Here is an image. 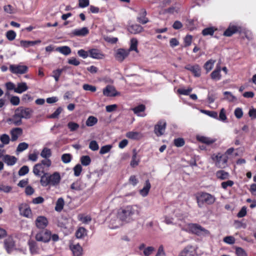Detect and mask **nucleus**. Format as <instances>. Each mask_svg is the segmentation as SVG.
I'll list each match as a JSON object with an SVG mask.
<instances>
[{
	"mask_svg": "<svg viewBox=\"0 0 256 256\" xmlns=\"http://www.w3.org/2000/svg\"><path fill=\"white\" fill-rule=\"evenodd\" d=\"M140 214V208L137 205H128L120 208L118 211L120 220L126 223L135 220Z\"/></svg>",
	"mask_w": 256,
	"mask_h": 256,
	"instance_id": "1",
	"label": "nucleus"
},
{
	"mask_svg": "<svg viewBox=\"0 0 256 256\" xmlns=\"http://www.w3.org/2000/svg\"><path fill=\"white\" fill-rule=\"evenodd\" d=\"M61 178L58 172H55L52 174L45 173L41 176L40 182L42 186H58L60 181Z\"/></svg>",
	"mask_w": 256,
	"mask_h": 256,
	"instance_id": "2",
	"label": "nucleus"
},
{
	"mask_svg": "<svg viewBox=\"0 0 256 256\" xmlns=\"http://www.w3.org/2000/svg\"><path fill=\"white\" fill-rule=\"evenodd\" d=\"M196 198L199 208H202L204 204H212L216 201V198L214 196L205 192L198 193Z\"/></svg>",
	"mask_w": 256,
	"mask_h": 256,
	"instance_id": "3",
	"label": "nucleus"
},
{
	"mask_svg": "<svg viewBox=\"0 0 256 256\" xmlns=\"http://www.w3.org/2000/svg\"><path fill=\"white\" fill-rule=\"evenodd\" d=\"M186 230L198 236H208L210 235L209 230L197 224H188Z\"/></svg>",
	"mask_w": 256,
	"mask_h": 256,
	"instance_id": "4",
	"label": "nucleus"
},
{
	"mask_svg": "<svg viewBox=\"0 0 256 256\" xmlns=\"http://www.w3.org/2000/svg\"><path fill=\"white\" fill-rule=\"evenodd\" d=\"M51 165V161H41V162L36 164L33 168V172L35 175L40 176L42 174H45V171Z\"/></svg>",
	"mask_w": 256,
	"mask_h": 256,
	"instance_id": "5",
	"label": "nucleus"
},
{
	"mask_svg": "<svg viewBox=\"0 0 256 256\" xmlns=\"http://www.w3.org/2000/svg\"><path fill=\"white\" fill-rule=\"evenodd\" d=\"M20 117L22 119H30L34 113V110L29 108L20 106L15 110Z\"/></svg>",
	"mask_w": 256,
	"mask_h": 256,
	"instance_id": "6",
	"label": "nucleus"
},
{
	"mask_svg": "<svg viewBox=\"0 0 256 256\" xmlns=\"http://www.w3.org/2000/svg\"><path fill=\"white\" fill-rule=\"evenodd\" d=\"M10 70L12 74H22L26 73L28 70L27 66L22 64H10Z\"/></svg>",
	"mask_w": 256,
	"mask_h": 256,
	"instance_id": "7",
	"label": "nucleus"
},
{
	"mask_svg": "<svg viewBox=\"0 0 256 256\" xmlns=\"http://www.w3.org/2000/svg\"><path fill=\"white\" fill-rule=\"evenodd\" d=\"M51 238V232L48 230L41 231L36 236V239L37 241L44 242H48Z\"/></svg>",
	"mask_w": 256,
	"mask_h": 256,
	"instance_id": "8",
	"label": "nucleus"
},
{
	"mask_svg": "<svg viewBox=\"0 0 256 256\" xmlns=\"http://www.w3.org/2000/svg\"><path fill=\"white\" fill-rule=\"evenodd\" d=\"M234 151V148H228L224 154L218 153L212 156V160H227L230 158V156Z\"/></svg>",
	"mask_w": 256,
	"mask_h": 256,
	"instance_id": "9",
	"label": "nucleus"
},
{
	"mask_svg": "<svg viewBox=\"0 0 256 256\" xmlns=\"http://www.w3.org/2000/svg\"><path fill=\"white\" fill-rule=\"evenodd\" d=\"M166 127V122L164 120H160L158 124L155 125L154 132L155 134L160 136L164 134Z\"/></svg>",
	"mask_w": 256,
	"mask_h": 256,
	"instance_id": "10",
	"label": "nucleus"
},
{
	"mask_svg": "<svg viewBox=\"0 0 256 256\" xmlns=\"http://www.w3.org/2000/svg\"><path fill=\"white\" fill-rule=\"evenodd\" d=\"M103 94L106 96H120V92H117L113 86L108 85L103 89Z\"/></svg>",
	"mask_w": 256,
	"mask_h": 256,
	"instance_id": "11",
	"label": "nucleus"
},
{
	"mask_svg": "<svg viewBox=\"0 0 256 256\" xmlns=\"http://www.w3.org/2000/svg\"><path fill=\"white\" fill-rule=\"evenodd\" d=\"M129 54V50H128L118 48L116 52L115 58L118 61L122 62L128 56Z\"/></svg>",
	"mask_w": 256,
	"mask_h": 256,
	"instance_id": "12",
	"label": "nucleus"
},
{
	"mask_svg": "<svg viewBox=\"0 0 256 256\" xmlns=\"http://www.w3.org/2000/svg\"><path fill=\"white\" fill-rule=\"evenodd\" d=\"M110 220L109 227L110 228H116L122 224V222L117 215L112 214L110 216Z\"/></svg>",
	"mask_w": 256,
	"mask_h": 256,
	"instance_id": "13",
	"label": "nucleus"
},
{
	"mask_svg": "<svg viewBox=\"0 0 256 256\" xmlns=\"http://www.w3.org/2000/svg\"><path fill=\"white\" fill-rule=\"evenodd\" d=\"M8 122L10 124H13L16 126H20L22 124V119L20 117L18 114L14 110V114L8 119Z\"/></svg>",
	"mask_w": 256,
	"mask_h": 256,
	"instance_id": "14",
	"label": "nucleus"
},
{
	"mask_svg": "<svg viewBox=\"0 0 256 256\" xmlns=\"http://www.w3.org/2000/svg\"><path fill=\"white\" fill-rule=\"evenodd\" d=\"M48 219L44 216H38L35 221L36 226L40 229H44L48 224Z\"/></svg>",
	"mask_w": 256,
	"mask_h": 256,
	"instance_id": "15",
	"label": "nucleus"
},
{
	"mask_svg": "<svg viewBox=\"0 0 256 256\" xmlns=\"http://www.w3.org/2000/svg\"><path fill=\"white\" fill-rule=\"evenodd\" d=\"M185 69L190 71L194 76L199 77L201 74V69L198 64H188L184 67Z\"/></svg>",
	"mask_w": 256,
	"mask_h": 256,
	"instance_id": "16",
	"label": "nucleus"
},
{
	"mask_svg": "<svg viewBox=\"0 0 256 256\" xmlns=\"http://www.w3.org/2000/svg\"><path fill=\"white\" fill-rule=\"evenodd\" d=\"M89 56L96 60L102 59L104 54L99 50L92 48L89 50Z\"/></svg>",
	"mask_w": 256,
	"mask_h": 256,
	"instance_id": "17",
	"label": "nucleus"
},
{
	"mask_svg": "<svg viewBox=\"0 0 256 256\" xmlns=\"http://www.w3.org/2000/svg\"><path fill=\"white\" fill-rule=\"evenodd\" d=\"M240 29V27L230 24L228 28L224 31V36H230L233 34L238 32Z\"/></svg>",
	"mask_w": 256,
	"mask_h": 256,
	"instance_id": "18",
	"label": "nucleus"
},
{
	"mask_svg": "<svg viewBox=\"0 0 256 256\" xmlns=\"http://www.w3.org/2000/svg\"><path fill=\"white\" fill-rule=\"evenodd\" d=\"M70 249L74 256H82V248L78 244L70 245Z\"/></svg>",
	"mask_w": 256,
	"mask_h": 256,
	"instance_id": "19",
	"label": "nucleus"
},
{
	"mask_svg": "<svg viewBox=\"0 0 256 256\" xmlns=\"http://www.w3.org/2000/svg\"><path fill=\"white\" fill-rule=\"evenodd\" d=\"M4 246L7 252L10 254L14 250V242L12 238L8 237L4 240Z\"/></svg>",
	"mask_w": 256,
	"mask_h": 256,
	"instance_id": "20",
	"label": "nucleus"
},
{
	"mask_svg": "<svg viewBox=\"0 0 256 256\" xmlns=\"http://www.w3.org/2000/svg\"><path fill=\"white\" fill-rule=\"evenodd\" d=\"M22 134V130L20 128H15L10 130L11 140L16 141Z\"/></svg>",
	"mask_w": 256,
	"mask_h": 256,
	"instance_id": "21",
	"label": "nucleus"
},
{
	"mask_svg": "<svg viewBox=\"0 0 256 256\" xmlns=\"http://www.w3.org/2000/svg\"><path fill=\"white\" fill-rule=\"evenodd\" d=\"M19 210L22 216L28 218H31L32 210L29 206H22L19 208Z\"/></svg>",
	"mask_w": 256,
	"mask_h": 256,
	"instance_id": "22",
	"label": "nucleus"
},
{
	"mask_svg": "<svg viewBox=\"0 0 256 256\" xmlns=\"http://www.w3.org/2000/svg\"><path fill=\"white\" fill-rule=\"evenodd\" d=\"M126 138L133 140H138L142 138V134L138 132L130 131L126 132Z\"/></svg>",
	"mask_w": 256,
	"mask_h": 256,
	"instance_id": "23",
	"label": "nucleus"
},
{
	"mask_svg": "<svg viewBox=\"0 0 256 256\" xmlns=\"http://www.w3.org/2000/svg\"><path fill=\"white\" fill-rule=\"evenodd\" d=\"M128 32L131 34H137L144 30L143 28L138 24H132L128 26Z\"/></svg>",
	"mask_w": 256,
	"mask_h": 256,
	"instance_id": "24",
	"label": "nucleus"
},
{
	"mask_svg": "<svg viewBox=\"0 0 256 256\" xmlns=\"http://www.w3.org/2000/svg\"><path fill=\"white\" fill-rule=\"evenodd\" d=\"M88 32L89 30L86 27H84L80 29H75L72 32V34L74 36H85L88 34Z\"/></svg>",
	"mask_w": 256,
	"mask_h": 256,
	"instance_id": "25",
	"label": "nucleus"
},
{
	"mask_svg": "<svg viewBox=\"0 0 256 256\" xmlns=\"http://www.w3.org/2000/svg\"><path fill=\"white\" fill-rule=\"evenodd\" d=\"M28 90V86L26 82H19L17 84V87L14 90V92L18 94H22Z\"/></svg>",
	"mask_w": 256,
	"mask_h": 256,
	"instance_id": "26",
	"label": "nucleus"
},
{
	"mask_svg": "<svg viewBox=\"0 0 256 256\" xmlns=\"http://www.w3.org/2000/svg\"><path fill=\"white\" fill-rule=\"evenodd\" d=\"M30 250L32 254H34L38 252V246L36 242L33 240H29L28 242Z\"/></svg>",
	"mask_w": 256,
	"mask_h": 256,
	"instance_id": "27",
	"label": "nucleus"
},
{
	"mask_svg": "<svg viewBox=\"0 0 256 256\" xmlns=\"http://www.w3.org/2000/svg\"><path fill=\"white\" fill-rule=\"evenodd\" d=\"M151 185L148 180H146L144 188L140 190V194L142 196H146L150 191Z\"/></svg>",
	"mask_w": 256,
	"mask_h": 256,
	"instance_id": "28",
	"label": "nucleus"
},
{
	"mask_svg": "<svg viewBox=\"0 0 256 256\" xmlns=\"http://www.w3.org/2000/svg\"><path fill=\"white\" fill-rule=\"evenodd\" d=\"M56 50L64 55L68 56L71 53V49L68 46H58L56 48Z\"/></svg>",
	"mask_w": 256,
	"mask_h": 256,
	"instance_id": "29",
	"label": "nucleus"
},
{
	"mask_svg": "<svg viewBox=\"0 0 256 256\" xmlns=\"http://www.w3.org/2000/svg\"><path fill=\"white\" fill-rule=\"evenodd\" d=\"M196 138L199 142L207 144H210L216 142L215 139L204 136H197Z\"/></svg>",
	"mask_w": 256,
	"mask_h": 256,
	"instance_id": "30",
	"label": "nucleus"
},
{
	"mask_svg": "<svg viewBox=\"0 0 256 256\" xmlns=\"http://www.w3.org/2000/svg\"><path fill=\"white\" fill-rule=\"evenodd\" d=\"M146 106L144 104H140L132 108L134 112L138 116H144L145 114H141V112L145 110Z\"/></svg>",
	"mask_w": 256,
	"mask_h": 256,
	"instance_id": "31",
	"label": "nucleus"
},
{
	"mask_svg": "<svg viewBox=\"0 0 256 256\" xmlns=\"http://www.w3.org/2000/svg\"><path fill=\"white\" fill-rule=\"evenodd\" d=\"M216 176L218 178L224 180L228 178L230 174L228 172H225L224 170H220L216 172Z\"/></svg>",
	"mask_w": 256,
	"mask_h": 256,
	"instance_id": "32",
	"label": "nucleus"
},
{
	"mask_svg": "<svg viewBox=\"0 0 256 256\" xmlns=\"http://www.w3.org/2000/svg\"><path fill=\"white\" fill-rule=\"evenodd\" d=\"M220 71V66H217L216 69L211 73V78L215 80H220L221 78Z\"/></svg>",
	"mask_w": 256,
	"mask_h": 256,
	"instance_id": "33",
	"label": "nucleus"
},
{
	"mask_svg": "<svg viewBox=\"0 0 256 256\" xmlns=\"http://www.w3.org/2000/svg\"><path fill=\"white\" fill-rule=\"evenodd\" d=\"M41 40H38L34 41H27V40H21L20 44L24 48H28L30 46H33L36 44L40 43Z\"/></svg>",
	"mask_w": 256,
	"mask_h": 256,
	"instance_id": "34",
	"label": "nucleus"
},
{
	"mask_svg": "<svg viewBox=\"0 0 256 256\" xmlns=\"http://www.w3.org/2000/svg\"><path fill=\"white\" fill-rule=\"evenodd\" d=\"M64 204V200L62 198H58L56 202V205L54 208L56 212H60L63 209Z\"/></svg>",
	"mask_w": 256,
	"mask_h": 256,
	"instance_id": "35",
	"label": "nucleus"
},
{
	"mask_svg": "<svg viewBox=\"0 0 256 256\" xmlns=\"http://www.w3.org/2000/svg\"><path fill=\"white\" fill-rule=\"evenodd\" d=\"M224 100H226L229 102H234L236 100V97L231 92L226 91L224 92Z\"/></svg>",
	"mask_w": 256,
	"mask_h": 256,
	"instance_id": "36",
	"label": "nucleus"
},
{
	"mask_svg": "<svg viewBox=\"0 0 256 256\" xmlns=\"http://www.w3.org/2000/svg\"><path fill=\"white\" fill-rule=\"evenodd\" d=\"M51 155V150L48 148H44L40 153L41 156L42 158L48 159L47 160H49L48 158L50 157Z\"/></svg>",
	"mask_w": 256,
	"mask_h": 256,
	"instance_id": "37",
	"label": "nucleus"
},
{
	"mask_svg": "<svg viewBox=\"0 0 256 256\" xmlns=\"http://www.w3.org/2000/svg\"><path fill=\"white\" fill-rule=\"evenodd\" d=\"M216 30L214 27L206 28L202 30V34L204 36H212Z\"/></svg>",
	"mask_w": 256,
	"mask_h": 256,
	"instance_id": "38",
	"label": "nucleus"
},
{
	"mask_svg": "<svg viewBox=\"0 0 256 256\" xmlns=\"http://www.w3.org/2000/svg\"><path fill=\"white\" fill-rule=\"evenodd\" d=\"M98 122V119L94 116H90L86 121L88 126H92Z\"/></svg>",
	"mask_w": 256,
	"mask_h": 256,
	"instance_id": "39",
	"label": "nucleus"
},
{
	"mask_svg": "<svg viewBox=\"0 0 256 256\" xmlns=\"http://www.w3.org/2000/svg\"><path fill=\"white\" fill-rule=\"evenodd\" d=\"M138 43V40L136 38H132L131 39L130 46V48L128 50H129V52L130 51H132V50H134L136 52H138V48H137Z\"/></svg>",
	"mask_w": 256,
	"mask_h": 256,
	"instance_id": "40",
	"label": "nucleus"
},
{
	"mask_svg": "<svg viewBox=\"0 0 256 256\" xmlns=\"http://www.w3.org/2000/svg\"><path fill=\"white\" fill-rule=\"evenodd\" d=\"M86 235V230L82 227L80 228L76 232V236L78 238H82Z\"/></svg>",
	"mask_w": 256,
	"mask_h": 256,
	"instance_id": "41",
	"label": "nucleus"
},
{
	"mask_svg": "<svg viewBox=\"0 0 256 256\" xmlns=\"http://www.w3.org/2000/svg\"><path fill=\"white\" fill-rule=\"evenodd\" d=\"M78 220L81 221L83 224H88L91 220L92 218L90 216H85L83 214H80L78 216Z\"/></svg>",
	"mask_w": 256,
	"mask_h": 256,
	"instance_id": "42",
	"label": "nucleus"
},
{
	"mask_svg": "<svg viewBox=\"0 0 256 256\" xmlns=\"http://www.w3.org/2000/svg\"><path fill=\"white\" fill-rule=\"evenodd\" d=\"M180 5L176 4L174 6H171L166 10V12L170 14H177L180 12Z\"/></svg>",
	"mask_w": 256,
	"mask_h": 256,
	"instance_id": "43",
	"label": "nucleus"
},
{
	"mask_svg": "<svg viewBox=\"0 0 256 256\" xmlns=\"http://www.w3.org/2000/svg\"><path fill=\"white\" fill-rule=\"evenodd\" d=\"M6 151L4 150L0 149V158L3 157L2 160H16L15 157H11L9 155L4 154Z\"/></svg>",
	"mask_w": 256,
	"mask_h": 256,
	"instance_id": "44",
	"label": "nucleus"
},
{
	"mask_svg": "<svg viewBox=\"0 0 256 256\" xmlns=\"http://www.w3.org/2000/svg\"><path fill=\"white\" fill-rule=\"evenodd\" d=\"M215 62H216L215 60H208L205 63V64L204 65V68L206 70V71L208 72H210Z\"/></svg>",
	"mask_w": 256,
	"mask_h": 256,
	"instance_id": "45",
	"label": "nucleus"
},
{
	"mask_svg": "<svg viewBox=\"0 0 256 256\" xmlns=\"http://www.w3.org/2000/svg\"><path fill=\"white\" fill-rule=\"evenodd\" d=\"M28 147V144L25 142H20L18 144L17 148H16V152H23L24 150H26V149H27Z\"/></svg>",
	"mask_w": 256,
	"mask_h": 256,
	"instance_id": "46",
	"label": "nucleus"
},
{
	"mask_svg": "<svg viewBox=\"0 0 256 256\" xmlns=\"http://www.w3.org/2000/svg\"><path fill=\"white\" fill-rule=\"evenodd\" d=\"M112 146L111 144H108L102 146L100 150V153L102 154H105L109 152L112 149Z\"/></svg>",
	"mask_w": 256,
	"mask_h": 256,
	"instance_id": "47",
	"label": "nucleus"
},
{
	"mask_svg": "<svg viewBox=\"0 0 256 256\" xmlns=\"http://www.w3.org/2000/svg\"><path fill=\"white\" fill-rule=\"evenodd\" d=\"M62 72V69H57L52 72V77H54L56 82L58 81L60 76Z\"/></svg>",
	"mask_w": 256,
	"mask_h": 256,
	"instance_id": "48",
	"label": "nucleus"
},
{
	"mask_svg": "<svg viewBox=\"0 0 256 256\" xmlns=\"http://www.w3.org/2000/svg\"><path fill=\"white\" fill-rule=\"evenodd\" d=\"M80 126L77 123L73 122H70L68 124V127L71 132L76 130L79 128Z\"/></svg>",
	"mask_w": 256,
	"mask_h": 256,
	"instance_id": "49",
	"label": "nucleus"
},
{
	"mask_svg": "<svg viewBox=\"0 0 256 256\" xmlns=\"http://www.w3.org/2000/svg\"><path fill=\"white\" fill-rule=\"evenodd\" d=\"M6 37L9 40H13L16 37V33L12 30H8L6 33Z\"/></svg>",
	"mask_w": 256,
	"mask_h": 256,
	"instance_id": "50",
	"label": "nucleus"
},
{
	"mask_svg": "<svg viewBox=\"0 0 256 256\" xmlns=\"http://www.w3.org/2000/svg\"><path fill=\"white\" fill-rule=\"evenodd\" d=\"M82 88L84 90L92 92H95L96 90V88L95 86L89 84H84L82 86Z\"/></svg>",
	"mask_w": 256,
	"mask_h": 256,
	"instance_id": "51",
	"label": "nucleus"
},
{
	"mask_svg": "<svg viewBox=\"0 0 256 256\" xmlns=\"http://www.w3.org/2000/svg\"><path fill=\"white\" fill-rule=\"evenodd\" d=\"M236 254L237 256H248L244 249L240 247L236 248Z\"/></svg>",
	"mask_w": 256,
	"mask_h": 256,
	"instance_id": "52",
	"label": "nucleus"
},
{
	"mask_svg": "<svg viewBox=\"0 0 256 256\" xmlns=\"http://www.w3.org/2000/svg\"><path fill=\"white\" fill-rule=\"evenodd\" d=\"M192 91V88H188L186 89V88H178V92L182 95L188 96L190 94V93Z\"/></svg>",
	"mask_w": 256,
	"mask_h": 256,
	"instance_id": "53",
	"label": "nucleus"
},
{
	"mask_svg": "<svg viewBox=\"0 0 256 256\" xmlns=\"http://www.w3.org/2000/svg\"><path fill=\"white\" fill-rule=\"evenodd\" d=\"M184 140L182 138H175L174 140V144L177 147H181L184 144Z\"/></svg>",
	"mask_w": 256,
	"mask_h": 256,
	"instance_id": "54",
	"label": "nucleus"
},
{
	"mask_svg": "<svg viewBox=\"0 0 256 256\" xmlns=\"http://www.w3.org/2000/svg\"><path fill=\"white\" fill-rule=\"evenodd\" d=\"M62 108L61 107H58L56 111L52 114L48 116V118H58V116L62 112Z\"/></svg>",
	"mask_w": 256,
	"mask_h": 256,
	"instance_id": "55",
	"label": "nucleus"
},
{
	"mask_svg": "<svg viewBox=\"0 0 256 256\" xmlns=\"http://www.w3.org/2000/svg\"><path fill=\"white\" fill-rule=\"evenodd\" d=\"M78 54L80 57L83 58H86L89 56V50L86 51L83 49H80L78 51Z\"/></svg>",
	"mask_w": 256,
	"mask_h": 256,
	"instance_id": "56",
	"label": "nucleus"
},
{
	"mask_svg": "<svg viewBox=\"0 0 256 256\" xmlns=\"http://www.w3.org/2000/svg\"><path fill=\"white\" fill-rule=\"evenodd\" d=\"M196 21L194 20H188L187 21V26L190 30H194L196 27Z\"/></svg>",
	"mask_w": 256,
	"mask_h": 256,
	"instance_id": "57",
	"label": "nucleus"
},
{
	"mask_svg": "<svg viewBox=\"0 0 256 256\" xmlns=\"http://www.w3.org/2000/svg\"><path fill=\"white\" fill-rule=\"evenodd\" d=\"M128 182L133 186H136L138 183V180L136 176L132 175L129 178Z\"/></svg>",
	"mask_w": 256,
	"mask_h": 256,
	"instance_id": "58",
	"label": "nucleus"
},
{
	"mask_svg": "<svg viewBox=\"0 0 256 256\" xmlns=\"http://www.w3.org/2000/svg\"><path fill=\"white\" fill-rule=\"evenodd\" d=\"M154 250V248L152 246H148L144 250V256H150Z\"/></svg>",
	"mask_w": 256,
	"mask_h": 256,
	"instance_id": "59",
	"label": "nucleus"
},
{
	"mask_svg": "<svg viewBox=\"0 0 256 256\" xmlns=\"http://www.w3.org/2000/svg\"><path fill=\"white\" fill-rule=\"evenodd\" d=\"M89 148L93 151L97 150L98 149L97 142L94 140H92L90 143Z\"/></svg>",
	"mask_w": 256,
	"mask_h": 256,
	"instance_id": "60",
	"label": "nucleus"
},
{
	"mask_svg": "<svg viewBox=\"0 0 256 256\" xmlns=\"http://www.w3.org/2000/svg\"><path fill=\"white\" fill-rule=\"evenodd\" d=\"M29 168L28 166H22L18 171V174L20 176H23L28 172Z\"/></svg>",
	"mask_w": 256,
	"mask_h": 256,
	"instance_id": "61",
	"label": "nucleus"
},
{
	"mask_svg": "<svg viewBox=\"0 0 256 256\" xmlns=\"http://www.w3.org/2000/svg\"><path fill=\"white\" fill-rule=\"evenodd\" d=\"M234 114L235 116L237 118H238V119L240 118H242V116H243V112H242V109L240 108H236L234 110Z\"/></svg>",
	"mask_w": 256,
	"mask_h": 256,
	"instance_id": "62",
	"label": "nucleus"
},
{
	"mask_svg": "<svg viewBox=\"0 0 256 256\" xmlns=\"http://www.w3.org/2000/svg\"><path fill=\"white\" fill-rule=\"evenodd\" d=\"M82 170V166L80 164H76L74 168V174L76 176L80 175Z\"/></svg>",
	"mask_w": 256,
	"mask_h": 256,
	"instance_id": "63",
	"label": "nucleus"
},
{
	"mask_svg": "<svg viewBox=\"0 0 256 256\" xmlns=\"http://www.w3.org/2000/svg\"><path fill=\"white\" fill-rule=\"evenodd\" d=\"M234 182L231 180H228L226 182H224L221 184L222 187L226 190L228 186H232L234 185Z\"/></svg>",
	"mask_w": 256,
	"mask_h": 256,
	"instance_id": "64",
	"label": "nucleus"
}]
</instances>
